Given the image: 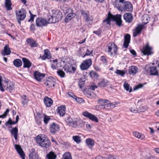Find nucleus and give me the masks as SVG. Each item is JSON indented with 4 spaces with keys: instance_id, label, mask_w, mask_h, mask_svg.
<instances>
[{
    "instance_id": "nucleus-1",
    "label": "nucleus",
    "mask_w": 159,
    "mask_h": 159,
    "mask_svg": "<svg viewBox=\"0 0 159 159\" xmlns=\"http://www.w3.org/2000/svg\"><path fill=\"white\" fill-rule=\"evenodd\" d=\"M121 18V15L116 14V15H113L110 12H109L107 17L103 20V22L106 23L107 24L110 25V22L111 20H112L113 21L116 22L118 26H120L121 25L122 23Z\"/></svg>"
},
{
    "instance_id": "nucleus-2",
    "label": "nucleus",
    "mask_w": 159,
    "mask_h": 159,
    "mask_svg": "<svg viewBox=\"0 0 159 159\" xmlns=\"http://www.w3.org/2000/svg\"><path fill=\"white\" fill-rule=\"evenodd\" d=\"M36 141L37 143L42 147L47 148L50 145V140L44 135H38L36 138Z\"/></svg>"
},
{
    "instance_id": "nucleus-3",
    "label": "nucleus",
    "mask_w": 159,
    "mask_h": 159,
    "mask_svg": "<svg viewBox=\"0 0 159 159\" xmlns=\"http://www.w3.org/2000/svg\"><path fill=\"white\" fill-rule=\"evenodd\" d=\"M106 51L111 56H114L116 54L117 48L116 45L113 42L110 43L108 44L106 48Z\"/></svg>"
},
{
    "instance_id": "nucleus-4",
    "label": "nucleus",
    "mask_w": 159,
    "mask_h": 159,
    "mask_svg": "<svg viewBox=\"0 0 159 159\" xmlns=\"http://www.w3.org/2000/svg\"><path fill=\"white\" fill-rule=\"evenodd\" d=\"M16 18L20 25L21 21L23 20L26 16V11L24 9H21L18 11H16Z\"/></svg>"
},
{
    "instance_id": "nucleus-5",
    "label": "nucleus",
    "mask_w": 159,
    "mask_h": 159,
    "mask_svg": "<svg viewBox=\"0 0 159 159\" xmlns=\"http://www.w3.org/2000/svg\"><path fill=\"white\" fill-rule=\"evenodd\" d=\"M55 81L56 80L54 78L50 76L44 81V84L47 87L52 88L55 86Z\"/></svg>"
},
{
    "instance_id": "nucleus-6",
    "label": "nucleus",
    "mask_w": 159,
    "mask_h": 159,
    "mask_svg": "<svg viewBox=\"0 0 159 159\" xmlns=\"http://www.w3.org/2000/svg\"><path fill=\"white\" fill-rule=\"evenodd\" d=\"M36 22V26L39 27L46 26L48 24L47 20L41 17L38 18Z\"/></svg>"
},
{
    "instance_id": "nucleus-7",
    "label": "nucleus",
    "mask_w": 159,
    "mask_h": 159,
    "mask_svg": "<svg viewBox=\"0 0 159 159\" xmlns=\"http://www.w3.org/2000/svg\"><path fill=\"white\" fill-rule=\"evenodd\" d=\"M81 15L85 19L86 22L92 21L93 20L92 17L90 15L89 12L83 10L81 11Z\"/></svg>"
},
{
    "instance_id": "nucleus-8",
    "label": "nucleus",
    "mask_w": 159,
    "mask_h": 159,
    "mask_svg": "<svg viewBox=\"0 0 159 159\" xmlns=\"http://www.w3.org/2000/svg\"><path fill=\"white\" fill-rule=\"evenodd\" d=\"M63 66L64 68V70L66 72H69L72 74L74 73L75 72V67L69 63H66L65 66L64 65Z\"/></svg>"
},
{
    "instance_id": "nucleus-9",
    "label": "nucleus",
    "mask_w": 159,
    "mask_h": 159,
    "mask_svg": "<svg viewBox=\"0 0 159 159\" xmlns=\"http://www.w3.org/2000/svg\"><path fill=\"white\" fill-rule=\"evenodd\" d=\"M83 115L88 118L90 120L95 121L96 122H98V119L97 117L94 115L88 112L87 111H85L83 113Z\"/></svg>"
},
{
    "instance_id": "nucleus-10",
    "label": "nucleus",
    "mask_w": 159,
    "mask_h": 159,
    "mask_svg": "<svg viewBox=\"0 0 159 159\" xmlns=\"http://www.w3.org/2000/svg\"><path fill=\"white\" fill-rule=\"evenodd\" d=\"M92 64L91 60H84L80 65V68L82 70L88 69Z\"/></svg>"
},
{
    "instance_id": "nucleus-11",
    "label": "nucleus",
    "mask_w": 159,
    "mask_h": 159,
    "mask_svg": "<svg viewBox=\"0 0 159 159\" xmlns=\"http://www.w3.org/2000/svg\"><path fill=\"white\" fill-rule=\"evenodd\" d=\"M142 52L144 55H151L153 53L152 52V48L149 46L148 43L143 48Z\"/></svg>"
},
{
    "instance_id": "nucleus-12",
    "label": "nucleus",
    "mask_w": 159,
    "mask_h": 159,
    "mask_svg": "<svg viewBox=\"0 0 159 159\" xmlns=\"http://www.w3.org/2000/svg\"><path fill=\"white\" fill-rule=\"evenodd\" d=\"M50 129L51 133L55 134L59 130V127L57 124L53 123L50 125Z\"/></svg>"
},
{
    "instance_id": "nucleus-13",
    "label": "nucleus",
    "mask_w": 159,
    "mask_h": 159,
    "mask_svg": "<svg viewBox=\"0 0 159 159\" xmlns=\"http://www.w3.org/2000/svg\"><path fill=\"white\" fill-rule=\"evenodd\" d=\"M133 6L129 2H125L124 3L123 10L125 11H132L133 10Z\"/></svg>"
},
{
    "instance_id": "nucleus-14",
    "label": "nucleus",
    "mask_w": 159,
    "mask_h": 159,
    "mask_svg": "<svg viewBox=\"0 0 159 159\" xmlns=\"http://www.w3.org/2000/svg\"><path fill=\"white\" fill-rule=\"evenodd\" d=\"M15 148L22 159H25V155L20 146L19 145L16 144Z\"/></svg>"
},
{
    "instance_id": "nucleus-15",
    "label": "nucleus",
    "mask_w": 159,
    "mask_h": 159,
    "mask_svg": "<svg viewBox=\"0 0 159 159\" xmlns=\"http://www.w3.org/2000/svg\"><path fill=\"white\" fill-rule=\"evenodd\" d=\"M44 54L42 56V58L43 60L46 59H50L52 58L51 53L48 49H45L43 50Z\"/></svg>"
},
{
    "instance_id": "nucleus-16",
    "label": "nucleus",
    "mask_w": 159,
    "mask_h": 159,
    "mask_svg": "<svg viewBox=\"0 0 159 159\" xmlns=\"http://www.w3.org/2000/svg\"><path fill=\"white\" fill-rule=\"evenodd\" d=\"M35 79L38 81H40L44 77L45 74L41 73L38 71H36L34 73Z\"/></svg>"
},
{
    "instance_id": "nucleus-17",
    "label": "nucleus",
    "mask_w": 159,
    "mask_h": 159,
    "mask_svg": "<svg viewBox=\"0 0 159 159\" xmlns=\"http://www.w3.org/2000/svg\"><path fill=\"white\" fill-rule=\"evenodd\" d=\"M130 35L129 34H126L124 38V42L123 43L124 47L126 48H128L130 43Z\"/></svg>"
},
{
    "instance_id": "nucleus-18",
    "label": "nucleus",
    "mask_w": 159,
    "mask_h": 159,
    "mask_svg": "<svg viewBox=\"0 0 159 159\" xmlns=\"http://www.w3.org/2000/svg\"><path fill=\"white\" fill-rule=\"evenodd\" d=\"M44 102L47 107H50L52 104L53 101L48 97H46L44 99Z\"/></svg>"
},
{
    "instance_id": "nucleus-19",
    "label": "nucleus",
    "mask_w": 159,
    "mask_h": 159,
    "mask_svg": "<svg viewBox=\"0 0 159 159\" xmlns=\"http://www.w3.org/2000/svg\"><path fill=\"white\" fill-rule=\"evenodd\" d=\"M52 15L53 16L56 18L58 20H60L62 18V15L61 12L59 10L53 11Z\"/></svg>"
},
{
    "instance_id": "nucleus-20",
    "label": "nucleus",
    "mask_w": 159,
    "mask_h": 159,
    "mask_svg": "<svg viewBox=\"0 0 159 159\" xmlns=\"http://www.w3.org/2000/svg\"><path fill=\"white\" fill-rule=\"evenodd\" d=\"M143 28V26L142 25H138L135 28L133 32V36L135 37L137 36L138 34L141 32Z\"/></svg>"
},
{
    "instance_id": "nucleus-21",
    "label": "nucleus",
    "mask_w": 159,
    "mask_h": 159,
    "mask_svg": "<svg viewBox=\"0 0 159 159\" xmlns=\"http://www.w3.org/2000/svg\"><path fill=\"white\" fill-rule=\"evenodd\" d=\"M124 19L126 22L130 23L133 19L132 14L130 13H126L124 15Z\"/></svg>"
},
{
    "instance_id": "nucleus-22",
    "label": "nucleus",
    "mask_w": 159,
    "mask_h": 159,
    "mask_svg": "<svg viewBox=\"0 0 159 159\" xmlns=\"http://www.w3.org/2000/svg\"><path fill=\"white\" fill-rule=\"evenodd\" d=\"M11 53V51L8 45H7L5 46L2 52V54L3 56L6 55H9Z\"/></svg>"
},
{
    "instance_id": "nucleus-23",
    "label": "nucleus",
    "mask_w": 159,
    "mask_h": 159,
    "mask_svg": "<svg viewBox=\"0 0 159 159\" xmlns=\"http://www.w3.org/2000/svg\"><path fill=\"white\" fill-rule=\"evenodd\" d=\"M149 71L150 75H158V72L157 67L155 66H151L149 67Z\"/></svg>"
},
{
    "instance_id": "nucleus-24",
    "label": "nucleus",
    "mask_w": 159,
    "mask_h": 159,
    "mask_svg": "<svg viewBox=\"0 0 159 159\" xmlns=\"http://www.w3.org/2000/svg\"><path fill=\"white\" fill-rule=\"evenodd\" d=\"M57 113L61 116H63L65 113L66 108L64 106L58 107L57 108Z\"/></svg>"
},
{
    "instance_id": "nucleus-25",
    "label": "nucleus",
    "mask_w": 159,
    "mask_h": 159,
    "mask_svg": "<svg viewBox=\"0 0 159 159\" xmlns=\"http://www.w3.org/2000/svg\"><path fill=\"white\" fill-rule=\"evenodd\" d=\"M109 81L107 80L102 79V80L98 84V87L102 88L107 86L108 84Z\"/></svg>"
},
{
    "instance_id": "nucleus-26",
    "label": "nucleus",
    "mask_w": 159,
    "mask_h": 159,
    "mask_svg": "<svg viewBox=\"0 0 159 159\" xmlns=\"http://www.w3.org/2000/svg\"><path fill=\"white\" fill-rule=\"evenodd\" d=\"M28 44L31 47H37L38 46V44L36 42L32 39H29L27 40Z\"/></svg>"
},
{
    "instance_id": "nucleus-27",
    "label": "nucleus",
    "mask_w": 159,
    "mask_h": 159,
    "mask_svg": "<svg viewBox=\"0 0 159 159\" xmlns=\"http://www.w3.org/2000/svg\"><path fill=\"white\" fill-rule=\"evenodd\" d=\"M5 84H7L6 90H9L10 92H11V91L14 89L15 86L12 82L7 81L6 82Z\"/></svg>"
},
{
    "instance_id": "nucleus-28",
    "label": "nucleus",
    "mask_w": 159,
    "mask_h": 159,
    "mask_svg": "<svg viewBox=\"0 0 159 159\" xmlns=\"http://www.w3.org/2000/svg\"><path fill=\"white\" fill-rule=\"evenodd\" d=\"M86 143L89 148H91L94 144V141L90 138L87 139L85 141Z\"/></svg>"
},
{
    "instance_id": "nucleus-29",
    "label": "nucleus",
    "mask_w": 159,
    "mask_h": 159,
    "mask_svg": "<svg viewBox=\"0 0 159 159\" xmlns=\"http://www.w3.org/2000/svg\"><path fill=\"white\" fill-rule=\"evenodd\" d=\"M124 0H116L115 2V7L120 11L122 10V7H121L120 3H123Z\"/></svg>"
},
{
    "instance_id": "nucleus-30",
    "label": "nucleus",
    "mask_w": 159,
    "mask_h": 159,
    "mask_svg": "<svg viewBox=\"0 0 159 159\" xmlns=\"http://www.w3.org/2000/svg\"><path fill=\"white\" fill-rule=\"evenodd\" d=\"M137 67L135 66H132L129 69V74L133 75L135 74L137 72Z\"/></svg>"
},
{
    "instance_id": "nucleus-31",
    "label": "nucleus",
    "mask_w": 159,
    "mask_h": 159,
    "mask_svg": "<svg viewBox=\"0 0 159 159\" xmlns=\"http://www.w3.org/2000/svg\"><path fill=\"white\" fill-rule=\"evenodd\" d=\"M133 135L136 137L143 140L145 139V136L144 135L140 133L137 131H134L133 133Z\"/></svg>"
},
{
    "instance_id": "nucleus-32",
    "label": "nucleus",
    "mask_w": 159,
    "mask_h": 159,
    "mask_svg": "<svg viewBox=\"0 0 159 159\" xmlns=\"http://www.w3.org/2000/svg\"><path fill=\"white\" fill-rule=\"evenodd\" d=\"M2 78L1 76L0 75V90L2 91H4V89L6 88L7 87V84H5L6 82L9 81L8 80H7L6 81H4V83H3V85H2Z\"/></svg>"
},
{
    "instance_id": "nucleus-33",
    "label": "nucleus",
    "mask_w": 159,
    "mask_h": 159,
    "mask_svg": "<svg viewBox=\"0 0 159 159\" xmlns=\"http://www.w3.org/2000/svg\"><path fill=\"white\" fill-rule=\"evenodd\" d=\"M11 132L12 134L14 136V137L16 140L17 139V135L18 133V129L16 127H14L11 130Z\"/></svg>"
},
{
    "instance_id": "nucleus-34",
    "label": "nucleus",
    "mask_w": 159,
    "mask_h": 159,
    "mask_svg": "<svg viewBox=\"0 0 159 159\" xmlns=\"http://www.w3.org/2000/svg\"><path fill=\"white\" fill-rule=\"evenodd\" d=\"M5 7L7 10H10L12 9L11 7L12 3L11 0H5Z\"/></svg>"
},
{
    "instance_id": "nucleus-35",
    "label": "nucleus",
    "mask_w": 159,
    "mask_h": 159,
    "mask_svg": "<svg viewBox=\"0 0 159 159\" xmlns=\"http://www.w3.org/2000/svg\"><path fill=\"white\" fill-rule=\"evenodd\" d=\"M19 119V117L18 115H17L16 117V121H12L11 119L10 118L8 120V121L5 123V125H14L17 123Z\"/></svg>"
},
{
    "instance_id": "nucleus-36",
    "label": "nucleus",
    "mask_w": 159,
    "mask_h": 159,
    "mask_svg": "<svg viewBox=\"0 0 159 159\" xmlns=\"http://www.w3.org/2000/svg\"><path fill=\"white\" fill-rule=\"evenodd\" d=\"M75 16V14L74 13H70L67 15L65 19L66 22L67 23L69 20L74 18Z\"/></svg>"
},
{
    "instance_id": "nucleus-37",
    "label": "nucleus",
    "mask_w": 159,
    "mask_h": 159,
    "mask_svg": "<svg viewBox=\"0 0 159 159\" xmlns=\"http://www.w3.org/2000/svg\"><path fill=\"white\" fill-rule=\"evenodd\" d=\"M90 77L93 79L97 80L99 77L98 74L96 72L91 71L89 74Z\"/></svg>"
},
{
    "instance_id": "nucleus-38",
    "label": "nucleus",
    "mask_w": 159,
    "mask_h": 159,
    "mask_svg": "<svg viewBox=\"0 0 159 159\" xmlns=\"http://www.w3.org/2000/svg\"><path fill=\"white\" fill-rule=\"evenodd\" d=\"M107 106L106 105V104L104 105L100 104V105L95 106L94 107L97 110H99L101 109H107Z\"/></svg>"
},
{
    "instance_id": "nucleus-39",
    "label": "nucleus",
    "mask_w": 159,
    "mask_h": 159,
    "mask_svg": "<svg viewBox=\"0 0 159 159\" xmlns=\"http://www.w3.org/2000/svg\"><path fill=\"white\" fill-rule=\"evenodd\" d=\"M21 102L23 106L27 105L29 101L28 98L25 95H24L21 97Z\"/></svg>"
},
{
    "instance_id": "nucleus-40",
    "label": "nucleus",
    "mask_w": 159,
    "mask_h": 159,
    "mask_svg": "<svg viewBox=\"0 0 159 159\" xmlns=\"http://www.w3.org/2000/svg\"><path fill=\"white\" fill-rule=\"evenodd\" d=\"M59 20H58L55 17L53 16L52 15L51 16V17L48 18V23H55L56 22H58Z\"/></svg>"
},
{
    "instance_id": "nucleus-41",
    "label": "nucleus",
    "mask_w": 159,
    "mask_h": 159,
    "mask_svg": "<svg viewBox=\"0 0 159 159\" xmlns=\"http://www.w3.org/2000/svg\"><path fill=\"white\" fill-rule=\"evenodd\" d=\"M56 157V155L52 152H50L47 155V157L48 159H55Z\"/></svg>"
},
{
    "instance_id": "nucleus-42",
    "label": "nucleus",
    "mask_w": 159,
    "mask_h": 159,
    "mask_svg": "<svg viewBox=\"0 0 159 159\" xmlns=\"http://www.w3.org/2000/svg\"><path fill=\"white\" fill-rule=\"evenodd\" d=\"M24 67L29 68L31 66L32 63L29 60H23Z\"/></svg>"
},
{
    "instance_id": "nucleus-43",
    "label": "nucleus",
    "mask_w": 159,
    "mask_h": 159,
    "mask_svg": "<svg viewBox=\"0 0 159 159\" xmlns=\"http://www.w3.org/2000/svg\"><path fill=\"white\" fill-rule=\"evenodd\" d=\"M124 87L126 91H129V92L130 93L132 91V89L131 87L130 89V85L126 82H125L124 84Z\"/></svg>"
},
{
    "instance_id": "nucleus-44",
    "label": "nucleus",
    "mask_w": 159,
    "mask_h": 159,
    "mask_svg": "<svg viewBox=\"0 0 159 159\" xmlns=\"http://www.w3.org/2000/svg\"><path fill=\"white\" fill-rule=\"evenodd\" d=\"M67 122L71 126L74 127L76 128L77 126L75 121H71L70 120V119H68Z\"/></svg>"
},
{
    "instance_id": "nucleus-45",
    "label": "nucleus",
    "mask_w": 159,
    "mask_h": 159,
    "mask_svg": "<svg viewBox=\"0 0 159 159\" xmlns=\"http://www.w3.org/2000/svg\"><path fill=\"white\" fill-rule=\"evenodd\" d=\"M38 155L35 152L30 153L29 154V159H39Z\"/></svg>"
},
{
    "instance_id": "nucleus-46",
    "label": "nucleus",
    "mask_w": 159,
    "mask_h": 159,
    "mask_svg": "<svg viewBox=\"0 0 159 159\" xmlns=\"http://www.w3.org/2000/svg\"><path fill=\"white\" fill-rule=\"evenodd\" d=\"M13 64L15 66L19 67L22 66V62L21 60H14Z\"/></svg>"
},
{
    "instance_id": "nucleus-47",
    "label": "nucleus",
    "mask_w": 159,
    "mask_h": 159,
    "mask_svg": "<svg viewBox=\"0 0 159 159\" xmlns=\"http://www.w3.org/2000/svg\"><path fill=\"white\" fill-rule=\"evenodd\" d=\"M53 64L55 65H58L59 67H62L64 65L65 61L63 60H61L60 63L57 62V60H53Z\"/></svg>"
},
{
    "instance_id": "nucleus-48",
    "label": "nucleus",
    "mask_w": 159,
    "mask_h": 159,
    "mask_svg": "<svg viewBox=\"0 0 159 159\" xmlns=\"http://www.w3.org/2000/svg\"><path fill=\"white\" fill-rule=\"evenodd\" d=\"M61 159H72L71 155L69 152H66L64 154Z\"/></svg>"
},
{
    "instance_id": "nucleus-49",
    "label": "nucleus",
    "mask_w": 159,
    "mask_h": 159,
    "mask_svg": "<svg viewBox=\"0 0 159 159\" xmlns=\"http://www.w3.org/2000/svg\"><path fill=\"white\" fill-rule=\"evenodd\" d=\"M148 108L147 106L139 107L138 109V111L139 112H143L145 111Z\"/></svg>"
},
{
    "instance_id": "nucleus-50",
    "label": "nucleus",
    "mask_w": 159,
    "mask_h": 159,
    "mask_svg": "<svg viewBox=\"0 0 159 159\" xmlns=\"http://www.w3.org/2000/svg\"><path fill=\"white\" fill-rule=\"evenodd\" d=\"M108 101V100L106 99H99L98 100V102L99 104L104 105Z\"/></svg>"
},
{
    "instance_id": "nucleus-51",
    "label": "nucleus",
    "mask_w": 159,
    "mask_h": 159,
    "mask_svg": "<svg viewBox=\"0 0 159 159\" xmlns=\"http://www.w3.org/2000/svg\"><path fill=\"white\" fill-rule=\"evenodd\" d=\"M115 73L121 76H123L125 74V72L124 70H117L116 71H115Z\"/></svg>"
},
{
    "instance_id": "nucleus-52",
    "label": "nucleus",
    "mask_w": 159,
    "mask_h": 159,
    "mask_svg": "<svg viewBox=\"0 0 159 159\" xmlns=\"http://www.w3.org/2000/svg\"><path fill=\"white\" fill-rule=\"evenodd\" d=\"M73 139L76 143H78L81 142L80 137L78 136H73Z\"/></svg>"
},
{
    "instance_id": "nucleus-53",
    "label": "nucleus",
    "mask_w": 159,
    "mask_h": 159,
    "mask_svg": "<svg viewBox=\"0 0 159 159\" xmlns=\"http://www.w3.org/2000/svg\"><path fill=\"white\" fill-rule=\"evenodd\" d=\"M9 111V109H7L5 111L2 115H0V118H5L7 115Z\"/></svg>"
},
{
    "instance_id": "nucleus-54",
    "label": "nucleus",
    "mask_w": 159,
    "mask_h": 159,
    "mask_svg": "<svg viewBox=\"0 0 159 159\" xmlns=\"http://www.w3.org/2000/svg\"><path fill=\"white\" fill-rule=\"evenodd\" d=\"M57 73L61 77H64L65 76V73L61 70H59L57 72Z\"/></svg>"
},
{
    "instance_id": "nucleus-55",
    "label": "nucleus",
    "mask_w": 159,
    "mask_h": 159,
    "mask_svg": "<svg viewBox=\"0 0 159 159\" xmlns=\"http://www.w3.org/2000/svg\"><path fill=\"white\" fill-rule=\"evenodd\" d=\"M44 122L45 124H47L48 123V122L50 119V118L49 117V116L45 115H44Z\"/></svg>"
},
{
    "instance_id": "nucleus-56",
    "label": "nucleus",
    "mask_w": 159,
    "mask_h": 159,
    "mask_svg": "<svg viewBox=\"0 0 159 159\" xmlns=\"http://www.w3.org/2000/svg\"><path fill=\"white\" fill-rule=\"evenodd\" d=\"M130 111L134 113H136L138 112V109H137L135 107H133L130 109Z\"/></svg>"
},
{
    "instance_id": "nucleus-57",
    "label": "nucleus",
    "mask_w": 159,
    "mask_h": 159,
    "mask_svg": "<svg viewBox=\"0 0 159 159\" xmlns=\"http://www.w3.org/2000/svg\"><path fill=\"white\" fill-rule=\"evenodd\" d=\"M143 84H139L137 85L136 86L133 88V90L135 91L137 90L140 88H142L143 86Z\"/></svg>"
},
{
    "instance_id": "nucleus-58",
    "label": "nucleus",
    "mask_w": 159,
    "mask_h": 159,
    "mask_svg": "<svg viewBox=\"0 0 159 159\" xmlns=\"http://www.w3.org/2000/svg\"><path fill=\"white\" fill-rule=\"evenodd\" d=\"M106 105L108 106L107 107V109L109 108H114L115 107V105L113 104V103H107V104H106Z\"/></svg>"
},
{
    "instance_id": "nucleus-59",
    "label": "nucleus",
    "mask_w": 159,
    "mask_h": 159,
    "mask_svg": "<svg viewBox=\"0 0 159 159\" xmlns=\"http://www.w3.org/2000/svg\"><path fill=\"white\" fill-rule=\"evenodd\" d=\"M78 102L81 103L83 102V99L82 98H78L76 96L75 98H74Z\"/></svg>"
},
{
    "instance_id": "nucleus-60",
    "label": "nucleus",
    "mask_w": 159,
    "mask_h": 159,
    "mask_svg": "<svg viewBox=\"0 0 159 159\" xmlns=\"http://www.w3.org/2000/svg\"><path fill=\"white\" fill-rule=\"evenodd\" d=\"M31 15L30 18V19L28 20L29 22H32L33 21H34V16H35V15H34L33 14H32L30 11H29Z\"/></svg>"
},
{
    "instance_id": "nucleus-61",
    "label": "nucleus",
    "mask_w": 159,
    "mask_h": 159,
    "mask_svg": "<svg viewBox=\"0 0 159 159\" xmlns=\"http://www.w3.org/2000/svg\"><path fill=\"white\" fill-rule=\"evenodd\" d=\"M68 95L72 97V98L74 99V98H75L76 96L71 92H69L68 93Z\"/></svg>"
},
{
    "instance_id": "nucleus-62",
    "label": "nucleus",
    "mask_w": 159,
    "mask_h": 159,
    "mask_svg": "<svg viewBox=\"0 0 159 159\" xmlns=\"http://www.w3.org/2000/svg\"><path fill=\"white\" fill-rule=\"evenodd\" d=\"M59 67V66L58 65H55V64H53L51 65V67L53 69H55Z\"/></svg>"
},
{
    "instance_id": "nucleus-63",
    "label": "nucleus",
    "mask_w": 159,
    "mask_h": 159,
    "mask_svg": "<svg viewBox=\"0 0 159 159\" xmlns=\"http://www.w3.org/2000/svg\"><path fill=\"white\" fill-rule=\"evenodd\" d=\"M92 52H90V51L88 49H87L86 51V53L84 55V56L83 57H84L86 56L89 55Z\"/></svg>"
},
{
    "instance_id": "nucleus-64",
    "label": "nucleus",
    "mask_w": 159,
    "mask_h": 159,
    "mask_svg": "<svg viewBox=\"0 0 159 159\" xmlns=\"http://www.w3.org/2000/svg\"><path fill=\"white\" fill-rule=\"evenodd\" d=\"M35 30V26L33 24H32L30 27V30L31 31H34Z\"/></svg>"
}]
</instances>
